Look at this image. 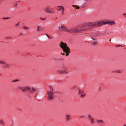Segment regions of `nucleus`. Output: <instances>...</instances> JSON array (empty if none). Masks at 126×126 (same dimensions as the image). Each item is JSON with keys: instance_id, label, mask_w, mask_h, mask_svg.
I'll return each instance as SVG.
<instances>
[{"instance_id": "nucleus-1", "label": "nucleus", "mask_w": 126, "mask_h": 126, "mask_svg": "<svg viewBox=\"0 0 126 126\" xmlns=\"http://www.w3.org/2000/svg\"><path fill=\"white\" fill-rule=\"evenodd\" d=\"M93 23L87 22L80 26H76V27L71 28V33H79V32H83V31H87L93 29L94 28Z\"/></svg>"}, {"instance_id": "nucleus-2", "label": "nucleus", "mask_w": 126, "mask_h": 126, "mask_svg": "<svg viewBox=\"0 0 126 126\" xmlns=\"http://www.w3.org/2000/svg\"><path fill=\"white\" fill-rule=\"evenodd\" d=\"M60 47L62 48L63 52L66 54V57H68L69 54H70V49L67 46V44L62 41L60 44Z\"/></svg>"}, {"instance_id": "nucleus-3", "label": "nucleus", "mask_w": 126, "mask_h": 126, "mask_svg": "<svg viewBox=\"0 0 126 126\" xmlns=\"http://www.w3.org/2000/svg\"><path fill=\"white\" fill-rule=\"evenodd\" d=\"M94 27L95 26H102L103 24H110V25H115V21H108L107 22L98 21L93 23Z\"/></svg>"}, {"instance_id": "nucleus-4", "label": "nucleus", "mask_w": 126, "mask_h": 126, "mask_svg": "<svg viewBox=\"0 0 126 126\" xmlns=\"http://www.w3.org/2000/svg\"><path fill=\"white\" fill-rule=\"evenodd\" d=\"M47 94L48 95V100H54V98H55V94H54V93L47 92Z\"/></svg>"}, {"instance_id": "nucleus-5", "label": "nucleus", "mask_w": 126, "mask_h": 126, "mask_svg": "<svg viewBox=\"0 0 126 126\" xmlns=\"http://www.w3.org/2000/svg\"><path fill=\"white\" fill-rule=\"evenodd\" d=\"M32 94H34L35 95L34 96L35 97H37V95H38V90L37 89H35V88H32V91L31 92Z\"/></svg>"}, {"instance_id": "nucleus-6", "label": "nucleus", "mask_w": 126, "mask_h": 126, "mask_svg": "<svg viewBox=\"0 0 126 126\" xmlns=\"http://www.w3.org/2000/svg\"><path fill=\"white\" fill-rule=\"evenodd\" d=\"M62 31H64V32H68V33H71V31H70V29H68L64 26H63V27L62 28Z\"/></svg>"}, {"instance_id": "nucleus-7", "label": "nucleus", "mask_w": 126, "mask_h": 126, "mask_svg": "<svg viewBox=\"0 0 126 126\" xmlns=\"http://www.w3.org/2000/svg\"><path fill=\"white\" fill-rule=\"evenodd\" d=\"M91 39H92L93 42L92 43V45H96L97 43H98V41H97V38L95 37H93V36H91Z\"/></svg>"}, {"instance_id": "nucleus-8", "label": "nucleus", "mask_w": 126, "mask_h": 126, "mask_svg": "<svg viewBox=\"0 0 126 126\" xmlns=\"http://www.w3.org/2000/svg\"><path fill=\"white\" fill-rule=\"evenodd\" d=\"M100 35V32H94L93 33V34L90 37L91 38V37H93V38H95V37H98Z\"/></svg>"}, {"instance_id": "nucleus-9", "label": "nucleus", "mask_w": 126, "mask_h": 126, "mask_svg": "<svg viewBox=\"0 0 126 126\" xmlns=\"http://www.w3.org/2000/svg\"><path fill=\"white\" fill-rule=\"evenodd\" d=\"M78 94L80 95V97H81L82 98H84V97H85V96L86 95V94H85L84 92L80 90Z\"/></svg>"}, {"instance_id": "nucleus-10", "label": "nucleus", "mask_w": 126, "mask_h": 126, "mask_svg": "<svg viewBox=\"0 0 126 126\" xmlns=\"http://www.w3.org/2000/svg\"><path fill=\"white\" fill-rule=\"evenodd\" d=\"M51 7L50 6H47L45 8H43L44 11L48 13L50 12Z\"/></svg>"}, {"instance_id": "nucleus-11", "label": "nucleus", "mask_w": 126, "mask_h": 126, "mask_svg": "<svg viewBox=\"0 0 126 126\" xmlns=\"http://www.w3.org/2000/svg\"><path fill=\"white\" fill-rule=\"evenodd\" d=\"M88 119H89V121H90V122H91V124H94V120L93 118H92L91 115H88Z\"/></svg>"}, {"instance_id": "nucleus-12", "label": "nucleus", "mask_w": 126, "mask_h": 126, "mask_svg": "<svg viewBox=\"0 0 126 126\" xmlns=\"http://www.w3.org/2000/svg\"><path fill=\"white\" fill-rule=\"evenodd\" d=\"M57 73H59V74H63V73H65V74H66L67 72H66L65 70H58Z\"/></svg>"}, {"instance_id": "nucleus-13", "label": "nucleus", "mask_w": 126, "mask_h": 126, "mask_svg": "<svg viewBox=\"0 0 126 126\" xmlns=\"http://www.w3.org/2000/svg\"><path fill=\"white\" fill-rule=\"evenodd\" d=\"M19 88L21 90H22L23 92H25V91L27 90V87H20Z\"/></svg>"}, {"instance_id": "nucleus-14", "label": "nucleus", "mask_w": 126, "mask_h": 126, "mask_svg": "<svg viewBox=\"0 0 126 126\" xmlns=\"http://www.w3.org/2000/svg\"><path fill=\"white\" fill-rule=\"evenodd\" d=\"M58 7H60L58 10L61 11L62 10L63 12L64 11V7L62 6H58Z\"/></svg>"}, {"instance_id": "nucleus-15", "label": "nucleus", "mask_w": 126, "mask_h": 126, "mask_svg": "<svg viewBox=\"0 0 126 126\" xmlns=\"http://www.w3.org/2000/svg\"><path fill=\"white\" fill-rule=\"evenodd\" d=\"M4 65L3 66V67H5L6 68L7 67H9V65L7 63H6L5 62V63H4Z\"/></svg>"}, {"instance_id": "nucleus-16", "label": "nucleus", "mask_w": 126, "mask_h": 126, "mask_svg": "<svg viewBox=\"0 0 126 126\" xmlns=\"http://www.w3.org/2000/svg\"><path fill=\"white\" fill-rule=\"evenodd\" d=\"M96 122L97 124H103V123H104L103 120H96Z\"/></svg>"}, {"instance_id": "nucleus-17", "label": "nucleus", "mask_w": 126, "mask_h": 126, "mask_svg": "<svg viewBox=\"0 0 126 126\" xmlns=\"http://www.w3.org/2000/svg\"><path fill=\"white\" fill-rule=\"evenodd\" d=\"M114 72H116L117 73H122L123 72V70H117Z\"/></svg>"}, {"instance_id": "nucleus-18", "label": "nucleus", "mask_w": 126, "mask_h": 126, "mask_svg": "<svg viewBox=\"0 0 126 126\" xmlns=\"http://www.w3.org/2000/svg\"><path fill=\"white\" fill-rule=\"evenodd\" d=\"M72 6H73V7H75L76 8H77V9H79L80 7L78 5H72Z\"/></svg>"}, {"instance_id": "nucleus-19", "label": "nucleus", "mask_w": 126, "mask_h": 126, "mask_svg": "<svg viewBox=\"0 0 126 126\" xmlns=\"http://www.w3.org/2000/svg\"><path fill=\"white\" fill-rule=\"evenodd\" d=\"M66 121H68L69 120V118H70V116L69 115H68V114H67L66 115Z\"/></svg>"}, {"instance_id": "nucleus-20", "label": "nucleus", "mask_w": 126, "mask_h": 126, "mask_svg": "<svg viewBox=\"0 0 126 126\" xmlns=\"http://www.w3.org/2000/svg\"><path fill=\"white\" fill-rule=\"evenodd\" d=\"M0 125H1V126H5V124H4L2 120H0Z\"/></svg>"}, {"instance_id": "nucleus-21", "label": "nucleus", "mask_w": 126, "mask_h": 126, "mask_svg": "<svg viewBox=\"0 0 126 126\" xmlns=\"http://www.w3.org/2000/svg\"><path fill=\"white\" fill-rule=\"evenodd\" d=\"M46 36H47L48 38H49V39H54V37L53 36L50 37V36L48 35V34H46Z\"/></svg>"}, {"instance_id": "nucleus-22", "label": "nucleus", "mask_w": 126, "mask_h": 126, "mask_svg": "<svg viewBox=\"0 0 126 126\" xmlns=\"http://www.w3.org/2000/svg\"><path fill=\"white\" fill-rule=\"evenodd\" d=\"M27 89H28V90H29V91H30V92H31H31H32V89H31V88H30V87H27Z\"/></svg>"}, {"instance_id": "nucleus-23", "label": "nucleus", "mask_w": 126, "mask_h": 126, "mask_svg": "<svg viewBox=\"0 0 126 126\" xmlns=\"http://www.w3.org/2000/svg\"><path fill=\"white\" fill-rule=\"evenodd\" d=\"M5 39L6 40H11V39H12V38L11 37H6L5 38Z\"/></svg>"}, {"instance_id": "nucleus-24", "label": "nucleus", "mask_w": 126, "mask_h": 126, "mask_svg": "<svg viewBox=\"0 0 126 126\" xmlns=\"http://www.w3.org/2000/svg\"><path fill=\"white\" fill-rule=\"evenodd\" d=\"M17 81H19V79H15V80H13V81H12V82H17Z\"/></svg>"}, {"instance_id": "nucleus-25", "label": "nucleus", "mask_w": 126, "mask_h": 126, "mask_svg": "<svg viewBox=\"0 0 126 126\" xmlns=\"http://www.w3.org/2000/svg\"><path fill=\"white\" fill-rule=\"evenodd\" d=\"M0 63H1V64H4V63H5V62L0 61Z\"/></svg>"}, {"instance_id": "nucleus-26", "label": "nucleus", "mask_w": 126, "mask_h": 126, "mask_svg": "<svg viewBox=\"0 0 126 126\" xmlns=\"http://www.w3.org/2000/svg\"><path fill=\"white\" fill-rule=\"evenodd\" d=\"M37 28H39V29H41V31H43V30H44V28L41 27V26H38Z\"/></svg>"}, {"instance_id": "nucleus-27", "label": "nucleus", "mask_w": 126, "mask_h": 126, "mask_svg": "<svg viewBox=\"0 0 126 126\" xmlns=\"http://www.w3.org/2000/svg\"><path fill=\"white\" fill-rule=\"evenodd\" d=\"M23 28V29H25V30H28V29H29V28L26 26H24Z\"/></svg>"}, {"instance_id": "nucleus-28", "label": "nucleus", "mask_w": 126, "mask_h": 126, "mask_svg": "<svg viewBox=\"0 0 126 126\" xmlns=\"http://www.w3.org/2000/svg\"><path fill=\"white\" fill-rule=\"evenodd\" d=\"M49 92H51V93H55V92H54V89H53V88L51 89V91Z\"/></svg>"}, {"instance_id": "nucleus-29", "label": "nucleus", "mask_w": 126, "mask_h": 126, "mask_svg": "<svg viewBox=\"0 0 126 126\" xmlns=\"http://www.w3.org/2000/svg\"><path fill=\"white\" fill-rule=\"evenodd\" d=\"M63 26H59V29L60 30V29H63Z\"/></svg>"}, {"instance_id": "nucleus-30", "label": "nucleus", "mask_w": 126, "mask_h": 126, "mask_svg": "<svg viewBox=\"0 0 126 126\" xmlns=\"http://www.w3.org/2000/svg\"><path fill=\"white\" fill-rule=\"evenodd\" d=\"M109 32H104V33L103 34V35H108Z\"/></svg>"}, {"instance_id": "nucleus-31", "label": "nucleus", "mask_w": 126, "mask_h": 126, "mask_svg": "<svg viewBox=\"0 0 126 126\" xmlns=\"http://www.w3.org/2000/svg\"><path fill=\"white\" fill-rule=\"evenodd\" d=\"M20 24V23H18L17 24H16L15 25L16 27H17L19 26V24Z\"/></svg>"}, {"instance_id": "nucleus-32", "label": "nucleus", "mask_w": 126, "mask_h": 126, "mask_svg": "<svg viewBox=\"0 0 126 126\" xmlns=\"http://www.w3.org/2000/svg\"><path fill=\"white\" fill-rule=\"evenodd\" d=\"M48 13H53V11L51 10V9H49V12H48Z\"/></svg>"}, {"instance_id": "nucleus-33", "label": "nucleus", "mask_w": 126, "mask_h": 126, "mask_svg": "<svg viewBox=\"0 0 126 126\" xmlns=\"http://www.w3.org/2000/svg\"><path fill=\"white\" fill-rule=\"evenodd\" d=\"M40 19L41 20H42V21L46 20L45 18H41Z\"/></svg>"}, {"instance_id": "nucleus-34", "label": "nucleus", "mask_w": 126, "mask_h": 126, "mask_svg": "<svg viewBox=\"0 0 126 126\" xmlns=\"http://www.w3.org/2000/svg\"><path fill=\"white\" fill-rule=\"evenodd\" d=\"M3 19H4V20H5V19H9V17L3 18Z\"/></svg>"}, {"instance_id": "nucleus-35", "label": "nucleus", "mask_w": 126, "mask_h": 126, "mask_svg": "<svg viewBox=\"0 0 126 126\" xmlns=\"http://www.w3.org/2000/svg\"><path fill=\"white\" fill-rule=\"evenodd\" d=\"M61 54H62V55H63V56H64V55H65V54H64V53H61Z\"/></svg>"}, {"instance_id": "nucleus-36", "label": "nucleus", "mask_w": 126, "mask_h": 126, "mask_svg": "<svg viewBox=\"0 0 126 126\" xmlns=\"http://www.w3.org/2000/svg\"><path fill=\"white\" fill-rule=\"evenodd\" d=\"M118 47H121V45H117V47H118Z\"/></svg>"}, {"instance_id": "nucleus-37", "label": "nucleus", "mask_w": 126, "mask_h": 126, "mask_svg": "<svg viewBox=\"0 0 126 126\" xmlns=\"http://www.w3.org/2000/svg\"><path fill=\"white\" fill-rule=\"evenodd\" d=\"M49 88H50V89H51L52 88V87H51V86H49Z\"/></svg>"}, {"instance_id": "nucleus-38", "label": "nucleus", "mask_w": 126, "mask_h": 126, "mask_svg": "<svg viewBox=\"0 0 126 126\" xmlns=\"http://www.w3.org/2000/svg\"><path fill=\"white\" fill-rule=\"evenodd\" d=\"M37 31H40L39 28H38V29H37Z\"/></svg>"}, {"instance_id": "nucleus-39", "label": "nucleus", "mask_w": 126, "mask_h": 126, "mask_svg": "<svg viewBox=\"0 0 126 126\" xmlns=\"http://www.w3.org/2000/svg\"><path fill=\"white\" fill-rule=\"evenodd\" d=\"M63 12H64V11H62V14H63Z\"/></svg>"}, {"instance_id": "nucleus-40", "label": "nucleus", "mask_w": 126, "mask_h": 126, "mask_svg": "<svg viewBox=\"0 0 126 126\" xmlns=\"http://www.w3.org/2000/svg\"><path fill=\"white\" fill-rule=\"evenodd\" d=\"M123 15H124L125 16H126V13L123 14Z\"/></svg>"}, {"instance_id": "nucleus-41", "label": "nucleus", "mask_w": 126, "mask_h": 126, "mask_svg": "<svg viewBox=\"0 0 126 126\" xmlns=\"http://www.w3.org/2000/svg\"><path fill=\"white\" fill-rule=\"evenodd\" d=\"M63 68H64V69H65V67L63 66Z\"/></svg>"}, {"instance_id": "nucleus-42", "label": "nucleus", "mask_w": 126, "mask_h": 126, "mask_svg": "<svg viewBox=\"0 0 126 126\" xmlns=\"http://www.w3.org/2000/svg\"><path fill=\"white\" fill-rule=\"evenodd\" d=\"M111 41H112V39H110V40H109L110 42H111Z\"/></svg>"}, {"instance_id": "nucleus-43", "label": "nucleus", "mask_w": 126, "mask_h": 126, "mask_svg": "<svg viewBox=\"0 0 126 126\" xmlns=\"http://www.w3.org/2000/svg\"><path fill=\"white\" fill-rule=\"evenodd\" d=\"M124 126H126V125L124 124Z\"/></svg>"}, {"instance_id": "nucleus-44", "label": "nucleus", "mask_w": 126, "mask_h": 126, "mask_svg": "<svg viewBox=\"0 0 126 126\" xmlns=\"http://www.w3.org/2000/svg\"><path fill=\"white\" fill-rule=\"evenodd\" d=\"M17 5V4H16L15 6H16Z\"/></svg>"}]
</instances>
